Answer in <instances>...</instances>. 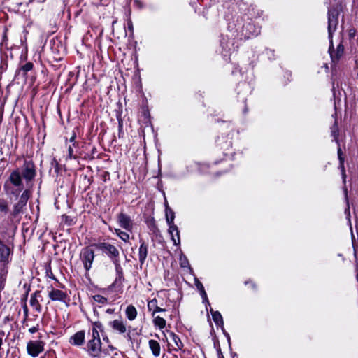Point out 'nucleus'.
<instances>
[{"mask_svg": "<svg viewBox=\"0 0 358 358\" xmlns=\"http://www.w3.org/2000/svg\"><path fill=\"white\" fill-rule=\"evenodd\" d=\"M36 176V166L31 160H25L20 168L10 171L3 184L5 194L10 199H17L24 188V182L30 189L32 187V182Z\"/></svg>", "mask_w": 358, "mask_h": 358, "instance_id": "f257e3e1", "label": "nucleus"}, {"mask_svg": "<svg viewBox=\"0 0 358 358\" xmlns=\"http://www.w3.org/2000/svg\"><path fill=\"white\" fill-rule=\"evenodd\" d=\"M236 31L241 34V36L244 38H250L252 36H256L260 33V27H256L251 20L242 24V20L241 22L235 24Z\"/></svg>", "mask_w": 358, "mask_h": 358, "instance_id": "f03ea898", "label": "nucleus"}, {"mask_svg": "<svg viewBox=\"0 0 358 358\" xmlns=\"http://www.w3.org/2000/svg\"><path fill=\"white\" fill-rule=\"evenodd\" d=\"M96 248L110 259L114 265L120 264V252L113 245L107 242H101L96 245Z\"/></svg>", "mask_w": 358, "mask_h": 358, "instance_id": "7ed1b4c3", "label": "nucleus"}, {"mask_svg": "<svg viewBox=\"0 0 358 358\" xmlns=\"http://www.w3.org/2000/svg\"><path fill=\"white\" fill-rule=\"evenodd\" d=\"M12 255V248L0 238V266H5L8 269Z\"/></svg>", "mask_w": 358, "mask_h": 358, "instance_id": "20e7f679", "label": "nucleus"}, {"mask_svg": "<svg viewBox=\"0 0 358 358\" xmlns=\"http://www.w3.org/2000/svg\"><path fill=\"white\" fill-rule=\"evenodd\" d=\"M31 196V191L30 189L27 188L23 192L20 194L18 201L13 206V211L11 215L13 217H16L18 214L22 212L24 207L26 206L27 201L30 196Z\"/></svg>", "mask_w": 358, "mask_h": 358, "instance_id": "39448f33", "label": "nucleus"}, {"mask_svg": "<svg viewBox=\"0 0 358 358\" xmlns=\"http://www.w3.org/2000/svg\"><path fill=\"white\" fill-rule=\"evenodd\" d=\"M338 24V12L335 8L328 10V38L331 43L334 32L336 30Z\"/></svg>", "mask_w": 358, "mask_h": 358, "instance_id": "423d86ee", "label": "nucleus"}, {"mask_svg": "<svg viewBox=\"0 0 358 358\" xmlns=\"http://www.w3.org/2000/svg\"><path fill=\"white\" fill-rule=\"evenodd\" d=\"M175 215L174 212L170 209H166V222L169 225V234H173V232H176V235L178 237V240H174V245L176 246H179L180 245V231L178 230V227L174 224Z\"/></svg>", "mask_w": 358, "mask_h": 358, "instance_id": "0eeeda50", "label": "nucleus"}, {"mask_svg": "<svg viewBox=\"0 0 358 358\" xmlns=\"http://www.w3.org/2000/svg\"><path fill=\"white\" fill-rule=\"evenodd\" d=\"M85 350L92 358H99L102 352L101 341L90 339L87 343Z\"/></svg>", "mask_w": 358, "mask_h": 358, "instance_id": "6e6552de", "label": "nucleus"}, {"mask_svg": "<svg viewBox=\"0 0 358 358\" xmlns=\"http://www.w3.org/2000/svg\"><path fill=\"white\" fill-rule=\"evenodd\" d=\"M80 259L83 263L85 270L89 271L92 268L94 259V250L90 247L84 248L80 252Z\"/></svg>", "mask_w": 358, "mask_h": 358, "instance_id": "1a4fd4ad", "label": "nucleus"}, {"mask_svg": "<svg viewBox=\"0 0 358 358\" xmlns=\"http://www.w3.org/2000/svg\"><path fill=\"white\" fill-rule=\"evenodd\" d=\"M27 350L29 355L36 357L44 350V343L41 341H30L27 343Z\"/></svg>", "mask_w": 358, "mask_h": 358, "instance_id": "9d476101", "label": "nucleus"}, {"mask_svg": "<svg viewBox=\"0 0 358 358\" xmlns=\"http://www.w3.org/2000/svg\"><path fill=\"white\" fill-rule=\"evenodd\" d=\"M117 222L119 225L126 231H132L134 222L129 215L123 213H120L117 215Z\"/></svg>", "mask_w": 358, "mask_h": 358, "instance_id": "9b49d317", "label": "nucleus"}, {"mask_svg": "<svg viewBox=\"0 0 358 358\" xmlns=\"http://www.w3.org/2000/svg\"><path fill=\"white\" fill-rule=\"evenodd\" d=\"M108 326L111 327L115 332L119 334H124L127 332L126 323L122 318L110 321L108 322Z\"/></svg>", "mask_w": 358, "mask_h": 358, "instance_id": "f8f14e48", "label": "nucleus"}, {"mask_svg": "<svg viewBox=\"0 0 358 358\" xmlns=\"http://www.w3.org/2000/svg\"><path fill=\"white\" fill-rule=\"evenodd\" d=\"M329 52L331 56V58L334 62H336L340 59L341 56L343 54L344 52V47L341 43H340L336 50H334V45H333V41L331 40V43L329 42Z\"/></svg>", "mask_w": 358, "mask_h": 358, "instance_id": "ddd939ff", "label": "nucleus"}, {"mask_svg": "<svg viewBox=\"0 0 358 358\" xmlns=\"http://www.w3.org/2000/svg\"><path fill=\"white\" fill-rule=\"evenodd\" d=\"M85 338V331L80 330L71 336L69 342L71 344L76 346H80L84 344Z\"/></svg>", "mask_w": 358, "mask_h": 358, "instance_id": "4468645a", "label": "nucleus"}, {"mask_svg": "<svg viewBox=\"0 0 358 358\" xmlns=\"http://www.w3.org/2000/svg\"><path fill=\"white\" fill-rule=\"evenodd\" d=\"M48 296L52 301H64L67 297L65 292L62 290L52 288L48 293Z\"/></svg>", "mask_w": 358, "mask_h": 358, "instance_id": "2eb2a0df", "label": "nucleus"}, {"mask_svg": "<svg viewBox=\"0 0 358 358\" xmlns=\"http://www.w3.org/2000/svg\"><path fill=\"white\" fill-rule=\"evenodd\" d=\"M34 64L32 62H27L25 64L22 65L18 68L15 73V76H22L23 78H27V73L33 69Z\"/></svg>", "mask_w": 358, "mask_h": 358, "instance_id": "dca6fc26", "label": "nucleus"}, {"mask_svg": "<svg viewBox=\"0 0 358 358\" xmlns=\"http://www.w3.org/2000/svg\"><path fill=\"white\" fill-rule=\"evenodd\" d=\"M169 336L170 341L173 343L171 345L173 348V350L176 351L181 350L183 347V343H182L179 336L171 331L169 332Z\"/></svg>", "mask_w": 358, "mask_h": 358, "instance_id": "f3484780", "label": "nucleus"}, {"mask_svg": "<svg viewBox=\"0 0 358 358\" xmlns=\"http://www.w3.org/2000/svg\"><path fill=\"white\" fill-rule=\"evenodd\" d=\"M38 297H41L40 292L38 291H36L34 294H31L30 305L36 311L41 313V306L38 299Z\"/></svg>", "mask_w": 358, "mask_h": 358, "instance_id": "a211bd4d", "label": "nucleus"}, {"mask_svg": "<svg viewBox=\"0 0 358 358\" xmlns=\"http://www.w3.org/2000/svg\"><path fill=\"white\" fill-rule=\"evenodd\" d=\"M116 272V278L115 282L113 283L112 286H115L116 285L121 286L122 282L124 280V275H123V269L121 266V264L114 265Z\"/></svg>", "mask_w": 358, "mask_h": 358, "instance_id": "6ab92c4d", "label": "nucleus"}, {"mask_svg": "<svg viewBox=\"0 0 358 358\" xmlns=\"http://www.w3.org/2000/svg\"><path fill=\"white\" fill-rule=\"evenodd\" d=\"M148 245L144 242H143L141 244L139 249H138V259H139V262H140L141 264H144V262L147 258V256H148Z\"/></svg>", "mask_w": 358, "mask_h": 358, "instance_id": "aec40b11", "label": "nucleus"}, {"mask_svg": "<svg viewBox=\"0 0 358 358\" xmlns=\"http://www.w3.org/2000/svg\"><path fill=\"white\" fill-rule=\"evenodd\" d=\"M148 308L149 311L153 310L152 317H154L157 313L165 311V309H163L157 306V301L156 299H153L148 301Z\"/></svg>", "mask_w": 358, "mask_h": 358, "instance_id": "412c9836", "label": "nucleus"}, {"mask_svg": "<svg viewBox=\"0 0 358 358\" xmlns=\"http://www.w3.org/2000/svg\"><path fill=\"white\" fill-rule=\"evenodd\" d=\"M210 312L212 315L213 320L217 326L221 327L223 329L224 322L222 315L219 311L213 310L212 308H210Z\"/></svg>", "mask_w": 358, "mask_h": 358, "instance_id": "4be33fe9", "label": "nucleus"}, {"mask_svg": "<svg viewBox=\"0 0 358 358\" xmlns=\"http://www.w3.org/2000/svg\"><path fill=\"white\" fill-rule=\"evenodd\" d=\"M8 273V268H6L5 266H0V292L5 287Z\"/></svg>", "mask_w": 358, "mask_h": 358, "instance_id": "5701e85b", "label": "nucleus"}, {"mask_svg": "<svg viewBox=\"0 0 358 358\" xmlns=\"http://www.w3.org/2000/svg\"><path fill=\"white\" fill-rule=\"evenodd\" d=\"M148 344L152 355L156 357H159L161 350L159 343L155 340H150Z\"/></svg>", "mask_w": 358, "mask_h": 358, "instance_id": "b1692460", "label": "nucleus"}, {"mask_svg": "<svg viewBox=\"0 0 358 358\" xmlns=\"http://www.w3.org/2000/svg\"><path fill=\"white\" fill-rule=\"evenodd\" d=\"M125 314L127 319L132 321L135 320L137 316V310L133 305H129L126 308Z\"/></svg>", "mask_w": 358, "mask_h": 358, "instance_id": "393cba45", "label": "nucleus"}, {"mask_svg": "<svg viewBox=\"0 0 358 358\" xmlns=\"http://www.w3.org/2000/svg\"><path fill=\"white\" fill-rule=\"evenodd\" d=\"M224 138L218 137L217 140V143L222 149L224 150V155L227 156L229 154L226 153L225 151L227 150L229 148L231 147V141L229 140H227L226 141H223Z\"/></svg>", "mask_w": 358, "mask_h": 358, "instance_id": "a878e982", "label": "nucleus"}, {"mask_svg": "<svg viewBox=\"0 0 358 358\" xmlns=\"http://www.w3.org/2000/svg\"><path fill=\"white\" fill-rule=\"evenodd\" d=\"M153 324L155 327H157L160 329H162L166 327V322L164 318L159 316H154Z\"/></svg>", "mask_w": 358, "mask_h": 358, "instance_id": "bb28decb", "label": "nucleus"}, {"mask_svg": "<svg viewBox=\"0 0 358 358\" xmlns=\"http://www.w3.org/2000/svg\"><path fill=\"white\" fill-rule=\"evenodd\" d=\"M115 234L123 241L127 242L129 239V235L127 232L122 231L120 229H115Z\"/></svg>", "mask_w": 358, "mask_h": 358, "instance_id": "cd10ccee", "label": "nucleus"}, {"mask_svg": "<svg viewBox=\"0 0 358 358\" xmlns=\"http://www.w3.org/2000/svg\"><path fill=\"white\" fill-rule=\"evenodd\" d=\"M199 292H200L201 296L202 298L203 303L206 306V309L207 311H208V307H210V304L209 303V301H208V299L207 296V294H206L205 289H203V290L200 291Z\"/></svg>", "mask_w": 358, "mask_h": 358, "instance_id": "c85d7f7f", "label": "nucleus"}, {"mask_svg": "<svg viewBox=\"0 0 358 358\" xmlns=\"http://www.w3.org/2000/svg\"><path fill=\"white\" fill-rule=\"evenodd\" d=\"M100 333L99 331H96L94 328H91L89 333L91 335L90 339L101 341Z\"/></svg>", "mask_w": 358, "mask_h": 358, "instance_id": "c756f323", "label": "nucleus"}, {"mask_svg": "<svg viewBox=\"0 0 358 358\" xmlns=\"http://www.w3.org/2000/svg\"><path fill=\"white\" fill-rule=\"evenodd\" d=\"M93 299L95 302H96L99 304H105L108 301L107 298H106L101 295H99V294H96V295L93 296Z\"/></svg>", "mask_w": 358, "mask_h": 358, "instance_id": "7c9ffc66", "label": "nucleus"}, {"mask_svg": "<svg viewBox=\"0 0 358 358\" xmlns=\"http://www.w3.org/2000/svg\"><path fill=\"white\" fill-rule=\"evenodd\" d=\"M339 169H341V171L343 182V183H345L346 174L344 167V158H341V161H339Z\"/></svg>", "mask_w": 358, "mask_h": 358, "instance_id": "2f4dec72", "label": "nucleus"}, {"mask_svg": "<svg viewBox=\"0 0 358 358\" xmlns=\"http://www.w3.org/2000/svg\"><path fill=\"white\" fill-rule=\"evenodd\" d=\"M8 211V205L5 199H0V212L7 213Z\"/></svg>", "mask_w": 358, "mask_h": 358, "instance_id": "473e14b6", "label": "nucleus"}, {"mask_svg": "<svg viewBox=\"0 0 358 358\" xmlns=\"http://www.w3.org/2000/svg\"><path fill=\"white\" fill-rule=\"evenodd\" d=\"M91 328H94L95 329H96V331H99L101 334H103L104 331V327L102 323L99 321L93 322L92 323Z\"/></svg>", "mask_w": 358, "mask_h": 358, "instance_id": "72a5a7b5", "label": "nucleus"}, {"mask_svg": "<svg viewBox=\"0 0 358 358\" xmlns=\"http://www.w3.org/2000/svg\"><path fill=\"white\" fill-rule=\"evenodd\" d=\"M331 135L334 137V140L338 143V129L336 124H334L331 128Z\"/></svg>", "mask_w": 358, "mask_h": 358, "instance_id": "f704fd0d", "label": "nucleus"}, {"mask_svg": "<svg viewBox=\"0 0 358 358\" xmlns=\"http://www.w3.org/2000/svg\"><path fill=\"white\" fill-rule=\"evenodd\" d=\"M180 264L181 267L186 268L189 266L188 259L185 256L182 255L180 258Z\"/></svg>", "mask_w": 358, "mask_h": 358, "instance_id": "c9c22d12", "label": "nucleus"}, {"mask_svg": "<svg viewBox=\"0 0 358 358\" xmlns=\"http://www.w3.org/2000/svg\"><path fill=\"white\" fill-rule=\"evenodd\" d=\"M69 159H76L77 156L74 155V150L73 147L70 145L68 148V157Z\"/></svg>", "mask_w": 358, "mask_h": 358, "instance_id": "e433bc0d", "label": "nucleus"}, {"mask_svg": "<svg viewBox=\"0 0 358 358\" xmlns=\"http://www.w3.org/2000/svg\"><path fill=\"white\" fill-rule=\"evenodd\" d=\"M195 286L199 292L205 289L203 284L197 278L195 279Z\"/></svg>", "mask_w": 358, "mask_h": 358, "instance_id": "4c0bfd02", "label": "nucleus"}, {"mask_svg": "<svg viewBox=\"0 0 358 358\" xmlns=\"http://www.w3.org/2000/svg\"><path fill=\"white\" fill-rule=\"evenodd\" d=\"M38 325L37 326H35V327H32L31 328L29 329V331L31 333V334H34L36 333V331H38Z\"/></svg>", "mask_w": 358, "mask_h": 358, "instance_id": "58836bf2", "label": "nucleus"}, {"mask_svg": "<svg viewBox=\"0 0 358 358\" xmlns=\"http://www.w3.org/2000/svg\"><path fill=\"white\" fill-rule=\"evenodd\" d=\"M75 138H76V134H73V136L70 138V140H69V141L71 143H73V147H76L77 145V143L75 141Z\"/></svg>", "mask_w": 358, "mask_h": 358, "instance_id": "ea45409f", "label": "nucleus"}, {"mask_svg": "<svg viewBox=\"0 0 358 358\" xmlns=\"http://www.w3.org/2000/svg\"><path fill=\"white\" fill-rule=\"evenodd\" d=\"M239 87L250 90V87L248 83H243L239 85Z\"/></svg>", "mask_w": 358, "mask_h": 358, "instance_id": "a19ab883", "label": "nucleus"}, {"mask_svg": "<svg viewBox=\"0 0 358 358\" xmlns=\"http://www.w3.org/2000/svg\"><path fill=\"white\" fill-rule=\"evenodd\" d=\"M171 238V240L174 243V240L176 241L178 240V237L176 235V232H173V234H169Z\"/></svg>", "mask_w": 358, "mask_h": 358, "instance_id": "79ce46f5", "label": "nucleus"}, {"mask_svg": "<svg viewBox=\"0 0 358 358\" xmlns=\"http://www.w3.org/2000/svg\"><path fill=\"white\" fill-rule=\"evenodd\" d=\"M338 157L339 161H341V158H343L342 157V152H341V149L340 148H338Z\"/></svg>", "mask_w": 358, "mask_h": 358, "instance_id": "37998d69", "label": "nucleus"}, {"mask_svg": "<svg viewBox=\"0 0 358 358\" xmlns=\"http://www.w3.org/2000/svg\"><path fill=\"white\" fill-rule=\"evenodd\" d=\"M96 152V149L95 148H92V157H91L92 159L94 158V154Z\"/></svg>", "mask_w": 358, "mask_h": 358, "instance_id": "c03bdc74", "label": "nucleus"}, {"mask_svg": "<svg viewBox=\"0 0 358 358\" xmlns=\"http://www.w3.org/2000/svg\"><path fill=\"white\" fill-rule=\"evenodd\" d=\"M103 340L104 341H106V343H108V342H109V338H108V336H103Z\"/></svg>", "mask_w": 358, "mask_h": 358, "instance_id": "a18cd8bd", "label": "nucleus"}, {"mask_svg": "<svg viewBox=\"0 0 358 358\" xmlns=\"http://www.w3.org/2000/svg\"><path fill=\"white\" fill-rule=\"evenodd\" d=\"M224 335L226 336V337L227 338V340L229 341V343H230V336L228 333L227 332H224Z\"/></svg>", "mask_w": 358, "mask_h": 358, "instance_id": "49530a36", "label": "nucleus"}, {"mask_svg": "<svg viewBox=\"0 0 358 358\" xmlns=\"http://www.w3.org/2000/svg\"><path fill=\"white\" fill-rule=\"evenodd\" d=\"M113 312H114V310H113V309H110V308H109V309H108V310H106V313H109V314H111V313H113Z\"/></svg>", "mask_w": 358, "mask_h": 358, "instance_id": "de8ad7c7", "label": "nucleus"}, {"mask_svg": "<svg viewBox=\"0 0 358 358\" xmlns=\"http://www.w3.org/2000/svg\"><path fill=\"white\" fill-rule=\"evenodd\" d=\"M344 192H345V199H346V201H348L347 189H346V188H345V189H344Z\"/></svg>", "mask_w": 358, "mask_h": 358, "instance_id": "09e8293b", "label": "nucleus"}, {"mask_svg": "<svg viewBox=\"0 0 358 358\" xmlns=\"http://www.w3.org/2000/svg\"><path fill=\"white\" fill-rule=\"evenodd\" d=\"M109 348L111 350H114L115 348L112 346V345H109Z\"/></svg>", "mask_w": 358, "mask_h": 358, "instance_id": "8fccbe9b", "label": "nucleus"}, {"mask_svg": "<svg viewBox=\"0 0 358 358\" xmlns=\"http://www.w3.org/2000/svg\"><path fill=\"white\" fill-rule=\"evenodd\" d=\"M345 213H347V212L349 213V206H348V208L345 210Z\"/></svg>", "mask_w": 358, "mask_h": 358, "instance_id": "3c124183", "label": "nucleus"}, {"mask_svg": "<svg viewBox=\"0 0 358 358\" xmlns=\"http://www.w3.org/2000/svg\"><path fill=\"white\" fill-rule=\"evenodd\" d=\"M127 337H128L129 339L131 338V336H130V333H129V332L127 334Z\"/></svg>", "mask_w": 358, "mask_h": 358, "instance_id": "603ef678", "label": "nucleus"}, {"mask_svg": "<svg viewBox=\"0 0 358 358\" xmlns=\"http://www.w3.org/2000/svg\"><path fill=\"white\" fill-rule=\"evenodd\" d=\"M24 312L26 314L27 313V307L24 308Z\"/></svg>", "mask_w": 358, "mask_h": 358, "instance_id": "864d4df0", "label": "nucleus"}, {"mask_svg": "<svg viewBox=\"0 0 358 358\" xmlns=\"http://www.w3.org/2000/svg\"><path fill=\"white\" fill-rule=\"evenodd\" d=\"M267 51H268V54L269 52H271V53H272V54L273 53V52L272 50H267Z\"/></svg>", "mask_w": 358, "mask_h": 358, "instance_id": "5fc2aeb1", "label": "nucleus"}, {"mask_svg": "<svg viewBox=\"0 0 358 358\" xmlns=\"http://www.w3.org/2000/svg\"><path fill=\"white\" fill-rule=\"evenodd\" d=\"M119 127H120V128L122 127V124L120 122H119Z\"/></svg>", "mask_w": 358, "mask_h": 358, "instance_id": "6e6d98bb", "label": "nucleus"}, {"mask_svg": "<svg viewBox=\"0 0 358 358\" xmlns=\"http://www.w3.org/2000/svg\"><path fill=\"white\" fill-rule=\"evenodd\" d=\"M41 358H43V357H41Z\"/></svg>", "mask_w": 358, "mask_h": 358, "instance_id": "4d7b16f0", "label": "nucleus"}]
</instances>
